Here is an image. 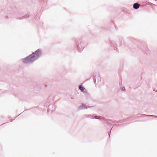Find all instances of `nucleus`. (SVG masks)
Listing matches in <instances>:
<instances>
[{
	"label": "nucleus",
	"instance_id": "nucleus-1",
	"mask_svg": "<svg viewBox=\"0 0 157 157\" xmlns=\"http://www.w3.org/2000/svg\"><path fill=\"white\" fill-rule=\"evenodd\" d=\"M41 55V51L39 50L36 51L35 52L26 58L23 62L25 63H29L33 61Z\"/></svg>",
	"mask_w": 157,
	"mask_h": 157
},
{
	"label": "nucleus",
	"instance_id": "nucleus-2",
	"mask_svg": "<svg viewBox=\"0 0 157 157\" xmlns=\"http://www.w3.org/2000/svg\"><path fill=\"white\" fill-rule=\"evenodd\" d=\"M140 6V5L137 3H135L133 5V8L135 9H138Z\"/></svg>",
	"mask_w": 157,
	"mask_h": 157
},
{
	"label": "nucleus",
	"instance_id": "nucleus-3",
	"mask_svg": "<svg viewBox=\"0 0 157 157\" xmlns=\"http://www.w3.org/2000/svg\"><path fill=\"white\" fill-rule=\"evenodd\" d=\"M79 88L81 90V91H83V90L85 89V88L84 87L82 86L81 85H80L79 86Z\"/></svg>",
	"mask_w": 157,
	"mask_h": 157
}]
</instances>
